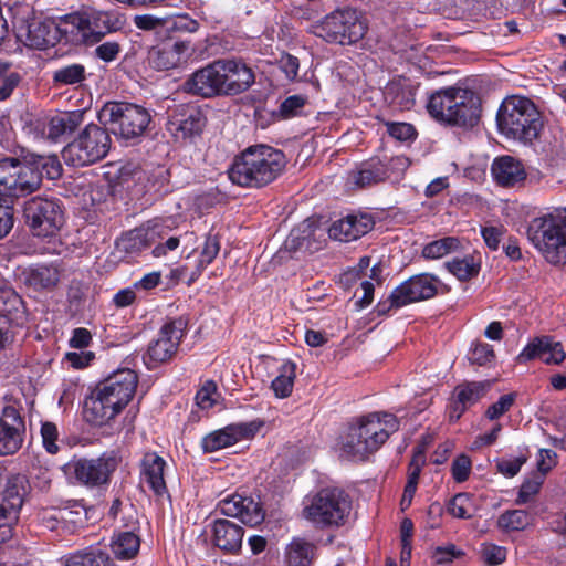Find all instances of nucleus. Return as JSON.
Wrapping results in <instances>:
<instances>
[{"mask_svg":"<svg viewBox=\"0 0 566 566\" xmlns=\"http://www.w3.org/2000/svg\"><path fill=\"white\" fill-rule=\"evenodd\" d=\"M138 376L130 368H119L101 380L84 401V417L94 426H104L115 419L132 401Z\"/></svg>","mask_w":566,"mask_h":566,"instance_id":"obj_1","label":"nucleus"},{"mask_svg":"<svg viewBox=\"0 0 566 566\" xmlns=\"http://www.w3.org/2000/svg\"><path fill=\"white\" fill-rule=\"evenodd\" d=\"M426 107L436 122L462 129L473 128L481 117L479 97L472 90L460 85L432 92Z\"/></svg>","mask_w":566,"mask_h":566,"instance_id":"obj_2","label":"nucleus"},{"mask_svg":"<svg viewBox=\"0 0 566 566\" xmlns=\"http://www.w3.org/2000/svg\"><path fill=\"white\" fill-rule=\"evenodd\" d=\"M399 429L391 413L373 412L350 423L342 439L340 455L352 461H365Z\"/></svg>","mask_w":566,"mask_h":566,"instance_id":"obj_3","label":"nucleus"},{"mask_svg":"<svg viewBox=\"0 0 566 566\" xmlns=\"http://www.w3.org/2000/svg\"><path fill=\"white\" fill-rule=\"evenodd\" d=\"M286 166L283 151L268 145L250 146L235 157L229 178L241 187L261 188L274 181Z\"/></svg>","mask_w":566,"mask_h":566,"instance_id":"obj_4","label":"nucleus"},{"mask_svg":"<svg viewBox=\"0 0 566 566\" xmlns=\"http://www.w3.org/2000/svg\"><path fill=\"white\" fill-rule=\"evenodd\" d=\"M123 24L124 20L117 12L88 7L64 15L56 24V31L65 43L93 45L106 34L122 29Z\"/></svg>","mask_w":566,"mask_h":566,"instance_id":"obj_5","label":"nucleus"},{"mask_svg":"<svg viewBox=\"0 0 566 566\" xmlns=\"http://www.w3.org/2000/svg\"><path fill=\"white\" fill-rule=\"evenodd\" d=\"M499 132L509 139L532 144L543 129V119L536 105L527 97H506L496 114Z\"/></svg>","mask_w":566,"mask_h":566,"instance_id":"obj_6","label":"nucleus"},{"mask_svg":"<svg viewBox=\"0 0 566 566\" xmlns=\"http://www.w3.org/2000/svg\"><path fill=\"white\" fill-rule=\"evenodd\" d=\"M527 239L552 265L566 264V208L554 209L533 218Z\"/></svg>","mask_w":566,"mask_h":566,"instance_id":"obj_7","label":"nucleus"},{"mask_svg":"<svg viewBox=\"0 0 566 566\" xmlns=\"http://www.w3.org/2000/svg\"><path fill=\"white\" fill-rule=\"evenodd\" d=\"M98 118L115 136L125 140L139 138L151 122L147 108L128 102H107Z\"/></svg>","mask_w":566,"mask_h":566,"instance_id":"obj_8","label":"nucleus"},{"mask_svg":"<svg viewBox=\"0 0 566 566\" xmlns=\"http://www.w3.org/2000/svg\"><path fill=\"white\" fill-rule=\"evenodd\" d=\"M348 495L337 488H324L318 491L304 507V516L317 526H339L350 512Z\"/></svg>","mask_w":566,"mask_h":566,"instance_id":"obj_9","label":"nucleus"},{"mask_svg":"<svg viewBox=\"0 0 566 566\" xmlns=\"http://www.w3.org/2000/svg\"><path fill=\"white\" fill-rule=\"evenodd\" d=\"M111 148V137L106 129L87 125L76 139L64 147L63 159L67 165L82 167L103 159Z\"/></svg>","mask_w":566,"mask_h":566,"instance_id":"obj_10","label":"nucleus"},{"mask_svg":"<svg viewBox=\"0 0 566 566\" xmlns=\"http://www.w3.org/2000/svg\"><path fill=\"white\" fill-rule=\"evenodd\" d=\"M119 463L118 451L111 450L97 458H73L62 467V470L66 475H73L78 484L101 488L109 484Z\"/></svg>","mask_w":566,"mask_h":566,"instance_id":"obj_11","label":"nucleus"},{"mask_svg":"<svg viewBox=\"0 0 566 566\" xmlns=\"http://www.w3.org/2000/svg\"><path fill=\"white\" fill-rule=\"evenodd\" d=\"M366 21L353 9L338 10L326 15L316 27L315 34L326 42L352 44L364 38Z\"/></svg>","mask_w":566,"mask_h":566,"instance_id":"obj_12","label":"nucleus"},{"mask_svg":"<svg viewBox=\"0 0 566 566\" xmlns=\"http://www.w3.org/2000/svg\"><path fill=\"white\" fill-rule=\"evenodd\" d=\"M40 187V174L27 163L17 158L0 160V198L14 202Z\"/></svg>","mask_w":566,"mask_h":566,"instance_id":"obj_13","label":"nucleus"},{"mask_svg":"<svg viewBox=\"0 0 566 566\" xmlns=\"http://www.w3.org/2000/svg\"><path fill=\"white\" fill-rule=\"evenodd\" d=\"M23 213L35 237H53L64 223V213L57 199L33 197L24 203Z\"/></svg>","mask_w":566,"mask_h":566,"instance_id":"obj_14","label":"nucleus"},{"mask_svg":"<svg viewBox=\"0 0 566 566\" xmlns=\"http://www.w3.org/2000/svg\"><path fill=\"white\" fill-rule=\"evenodd\" d=\"M441 282L434 275L421 273L398 285L390 294V307L399 308L410 303L434 297Z\"/></svg>","mask_w":566,"mask_h":566,"instance_id":"obj_15","label":"nucleus"},{"mask_svg":"<svg viewBox=\"0 0 566 566\" xmlns=\"http://www.w3.org/2000/svg\"><path fill=\"white\" fill-rule=\"evenodd\" d=\"M186 328L187 321L184 317L167 321L159 329L158 337L148 346L149 359L154 363H165L171 359L177 353Z\"/></svg>","mask_w":566,"mask_h":566,"instance_id":"obj_16","label":"nucleus"},{"mask_svg":"<svg viewBox=\"0 0 566 566\" xmlns=\"http://www.w3.org/2000/svg\"><path fill=\"white\" fill-rule=\"evenodd\" d=\"M223 81L221 62L220 60H217L196 71L185 82V91L202 97L223 95Z\"/></svg>","mask_w":566,"mask_h":566,"instance_id":"obj_17","label":"nucleus"},{"mask_svg":"<svg viewBox=\"0 0 566 566\" xmlns=\"http://www.w3.org/2000/svg\"><path fill=\"white\" fill-rule=\"evenodd\" d=\"M25 432V424L19 411L6 407L0 416V455L14 454L20 450Z\"/></svg>","mask_w":566,"mask_h":566,"instance_id":"obj_18","label":"nucleus"},{"mask_svg":"<svg viewBox=\"0 0 566 566\" xmlns=\"http://www.w3.org/2000/svg\"><path fill=\"white\" fill-rule=\"evenodd\" d=\"M375 221L368 213H349L333 221L328 228L331 239L339 242H352L360 239L373 230Z\"/></svg>","mask_w":566,"mask_h":566,"instance_id":"obj_19","label":"nucleus"},{"mask_svg":"<svg viewBox=\"0 0 566 566\" xmlns=\"http://www.w3.org/2000/svg\"><path fill=\"white\" fill-rule=\"evenodd\" d=\"M190 50L189 41H175L153 48L148 52V64L157 71H168L179 66Z\"/></svg>","mask_w":566,"mask_h":566,"instance_id":"obj_20","label":"nucleus"},{"mask_svg":"<svg viewBox=\"0 0 566 566\" xmlns=\"http://www.w3.org/2000/svg\"><path fill=\"white\" fill-rule=\"evenodd\" d=\"M221 73L224 78L223 95H237L245 92L254 83V73L242 61L220 60Z\"/></svg>","mask_w":566,"mask_h":566,"instance_id":"obj_21","label":"nucleus"},{"mask_svg":"<svg viewBox=\"0 0 566 566\" xmlns=\"http://www.w3.org/2000/svg\"><path fill=\"white\" fill-rule=\"evenodd\" d=\"M539 358L547 365H559L566 358V353L559 342H555L549 336L536 337L530 342L518 355L521 363Z\"/></svg>","mask_w":566,"mask_h":566,"instance_id":"obj_22","label":"nucleus"},{"mask_svg":"<svg viewBox=\"0 0 566 566\" xmlns=\"http://www.w3.org/2000/svg\"><path fill=\"white\" fill-rule=\"evenodd\" d=\"M258 428L253 423L230 424L207 434L201 442L205 452H214L252 437Z\"/></svg>","mask_w":566,"mask_h":566,"instance_id":"obj_23","label":"nucleus"},{"mask_svg":"<svg viewBox=\"0 0 566 566\" xmlns=\"http://www.w3.org/2000/svg\"><path fill=\"white\" fill-rule=\"evenodd\" d=\"M205 123L206 119L200 111L187 107L170 116L167 129L176 139H186L200 134Z\"/></svg>","mask_w":566,"mask_h":566,"instance_id":"obj_24","label":"nucleus"},{"mask_svg":"<svg viewBox=\"0 0 566 566\" xmlns=\"http://www.w3.org/2000/svg\"><path fill=\"white\" fill-rule=\"evenodd\" d=\"M23 280L34 291L51 292L60 283L61 271L54 264H36L23 271Z\"/></svg>","mask_w":566,"mask_h":566,"instance_id":"obj_25","label":"nucleus"},{"mask_svg":"<svg viewBox=\"0 0 566 566\" xmlns=\"http://www.w3.org/2000/svg\"><path fill=\"white\" fill-rule=\"evenodd\" d=\"M491 172L502 187L521 186L526 178L522 163L511 156L496 158L491 166Z\"/></svg>","mask_w":566,"mask_h":566,"instance_id":"obj_26","label":"nucleus"},{"mask_svg":"<svg viewBox=\"0 0 566 566\" xmlns=\"http://www.w3.org/2000/svg\"><path fill=\"white\" fill-rule=\"evenodd\" d=\"M0 318H4L14 332L27 322L24 302L12 289L0 290Z\"/></svg>","mask_w":566,"mask_h":566,"instance_id":"obj_27","label":"nucleus"},{"mask_svg":"<svg viewBox=\"0 0 566 566\" xmlns=\"http://www.w3.org/2000/svg\"><path fill=\"white\" fill-rule=\"evenodd\" d=\"M23 481L24 478L20 475L8 479L3 501L0 504V527L4 526L2 521H12L17 518V514L23 504Z\"/></svg>","mask_w":566,"mask_h":566,"instance_id":"obj_28","label":"nucleus"},{"mask_svg":"<svg viewBox=\"0 0 566 566\" xmlns=\"http://www.w3.org/2000/svg\"><path fill=\"white\" fill-rule=\"evenodd\" d=\"M165 467L166 461L156 452H148L143 458L142 480L148 484L150 490L157 496H163L167 493V486L164 479Z\"/></svg>","mask_w":566,"mask_h":566,"instance_id":"obj_29","label":"nucleus"},{"mask_svg":"<svg viewBox=\"0 0 566 566\" xmlns=\"http://www.w3.org/2000/svg\"><path fill=\"white\" fill-rule=\"evenodd\" d=\"M213 542L217 547L228 553H237L242 546L243 530L228 520H218L213 524Z\"/></svg>","mask_w":566,"mask_h":566,"instance_id":"obj_30","label":"nucleus"},{"mask_svg":"<svg viewBox=\"0 0 566 566\" xmlns=\"http://www.w3.org/2000/svg\"><path fill=\"white\" fill-rule=\"evenodd\" d=\"M384 161L370 159L363 163L356 170L350 171L348 182L357 188H367L387 180Z\"/></svg>","mask_w":566,"mask_h":566,"instance_id":"obj_31","label":"nucleus"},{"mask_svg":"<svg viewBox=\"0 0 566 566\" xmlns=\"http://www.w3.org/2000/svg\"><path fill=\"white\" fill-rule=\"evenodd\" d=\"M316 227L314 223L305 220L297 228L293 229L284 242V247L289 251H308L319 249V243L316 240Z\"/></svg>","mask_w":566,"mask_h":566,"instance_id":"obj_32","label":"nucleus"},{"mask_svg":"<svg viewBox=\"0 0 566 566\" xmlns=\"http://www.w3.org/2000/svg\"><path fill=\"white\" fill-rule=\"evenodd\" d=\"M84 119V112H65L52 116L44 129L48 138L57 140L60 137L66 134L73 133Z\"/></svg>","mask_w":566,"mask_h":566,"instance_id":"obj_33","label":"nucleus"},{"mask_svg":"<svg viewBox=\"0 0 566 566\" xmlns=\"http://www.w3.org/2000/svg\"><path fill=\"white\" fill-rule=\"evenodd\" d=\"M489 385L482 381L458 385L454 389L455 418L459 419L468 407L476 403L486 394Z\"/></svg>","mask_w":566,"mask_h":566,"instance_id":"obj_34","label":"nucleus"},{"mask_svg":"<svg viewBox=\"0 0 566 566\" xmlns=\"http://www.w3.org/2000/svg\"><path fill=\"white\" fill-rule=\"evenodd\" d=\"M317 547L315 544L294 537L285 549L287 566H311L316 558Z\"/></svg>","mask_w":566,"mask_h":566,"instance_id":"obj_35","label":"nucleus"},{"mask_svg":"<svg viewBox=\"0 0 566 566\" xmlns=\"http://www.w3.org/2000/svg\"><path fill=\"white\" fill-rule=\"evenodd\" d=\"M86 67L82 63L61 64L52 73V82L56 87L78 86L86 80Z\"/></svg>","mask_w":566,"mask_h":566,"instance_id":"obj_36","label":"nucleus"},{"mask_svg":"<svg viewBox=\"0 0 566 566\" xmlns=\"http://www.w3.org/2000/svg\"><path fill=\"white\" fill-rule=\"evenodd\" d=\"M199 29V22L188 14H178L170 18H164L163 31L166 32L171 40L178 39L185 34H191Z\"/></svg>","mask_w":566,"mask_h":566,"instance_id":"obj_37","label":"nucleus"},{"mask_svg":"<svg viewBox=\"0 0 566 566\" xmlns=\"http://www.w3.org/2000/svg\"><path fill=\"white\" fill-rule=\"evenodd\" d=\"M139 537L133 532H122L113 537L111 547L114 555L119 559H130L139 551Z\"/></svg>","mask_w":566,"mask_h":566,"instance_id":"obj_38","label":"nucleus"},{"mask_svg":"<svg viewBox=\"0 0 566 566\" xmlns=\"http://www.w3.org/2000/svg\"><path fill=\"white\" fill-rule=\"evenodd\" d=\"M480 258L465 255L462 259H453L446 263V268L460 281H467L478 275L480 271Z\"/></svg>","mask_w":566,"mask_h":566,"instance_id":"obj_39","label":"nucleus"},{"mask_svg":"<svg viewBox=\"0 0 566 566\" xmlns=\"http://www.w3.org/2000/svg\"><path fill=\"white\" fill-rule=\"evenodd\" d=\"M296 365L292 361H285L280 367L279 375L272 380V389L276 397L286 398L291 395L294 379H295Z\"/></svg>","mask_w":566,"mask_h":566,"instance_id":"obj_40","label":"nucleus"},{"mask_svg":"<svg viewBox=\"0 0 566 566\" xmlns=\"http://www.w3.org/2000/svg\"><path fill=\"white\" fill-rule=\"evenodd\" d=\"M56 33H59L56 25L51 29L50 24L43 22H32L28 27V40L30 41V45L38 49H44L54 44Z\"/></svg>","mask_w":566,"mask_h":566,"instance_id":"obj_41","label":"nucleus"},{"mask_svg":"<svg viewBox=\"0 0 566 566\" xmlns=\"http://www.w3.org/2000/svg\"><path fill=\"white\" fill-rule=\"evenodd\" d=\"M65 566H113L109 556L99 549H86L67 557Z\"/></svg>","mask_w":566,"mask_h":566,"instance_id":"obj_42","label":"nucleus"},{"mask_svg":"<svg viewBox=\"0 0 566 566\" xmlns=\"http://www.w3.org/2000/svg\"><path fill=\"white\" fill-rule=\"evenodd\" d=\"M171 230L170 226H160L155 224L149 232L147 233L150 240H154L155 237H158L160 240H165V242H159L153 249V255L156 258H160L167 254L168 251H174L178 248L180 243V239L175 235L168 237V232Z\"/></svg>","mask_w":566,"mask_h":566,"instance_id":"obj_43","label":"nucleus"},{"mask_svg":"<svg viewBox=\"0 0 566 566\" xmlns=\"http://www.w3.org/2000/svg\"><path fill=\"white\" fill-rule=\"evenodd\" d=\"M533 521L532 515L525 510H512L501 514L497 518V526L505 532L525 530Z\"/></svg>","mask_w":566,"mask_h":566,"instance_id":"obj_44","label":"nucleus"},{"mask_svg":"<svg viewBox=\"0 0 566 566\" xmlns=\"http://www.w3.org/2000/svg\"><path fill=\"white\" fill-rule=\"evenodd\" d=\"M459 240L453 237H446L439 240H434L424 245L422 255L426 259L436 260L443 258L450 252L455 251L459 248Z\"/></svg>","mask_w":566,"mask_h":566,"instance_id":"obj_45","label":"nucleus"},{"mask_svg":"<svg viewBox=\"0 0 566 566\" xmlns=\"http://www.w3.org/2000/svg\"><path fill=\"white\" fill-rule=\"evenodd\" d=\"M31 166L40 174V181L42 180L43 176L50 180H54L57 179L62 174L61 163L55 155H38L33 160V165Z\"/></svg>","mask_w":566,"mask_h":566,"instance_id":"obj_46","label":"nucleus"},{"mask_svg":"<svg viewBox=\"0 0 566 566\" xmlns=\"http://www.w3.org/2000/svg\"><path fill=\"white\" fill-rule=\"evenodd\" d=\"M242 509L243 510L238 516L242 523L249 526H256L264 521L265 512L261 503L255 501L253 497L245 496Z\"/></svg>","mask_w":566,"mask_h":566,"instance_id":"obj_47","label":"nucleus"},{"mask_svg":"<svg viewBox=\"0 0 566 566\" xmlns=\"http://www.w3.org/2000/svg\"><path fill=\"white\" fill-rule=\"evenodd\" d=\"M468 359L470 364L485 366L495 359V353L490 344L475 340L471 344Z\"/></svg>","mask_w":566,"mask_h":566,"instance_id":"obj_48","label":"nucleus"},{"mask_svg":"<svg viewBox=\"0 0 566 566\" xmlns=\"http://www.w3.org/2000/svg\"><path fill=\"white\" fill-rule=\"evenodd\" d=\"M220 252V238L218 234L209 233L205 240L198 262V272L201 273L213 262Z\"/></svg>","mask_w":566,"mask_h":566,"instance_id":"obj_49","label":"nucleus"},{"mask_svg":"<svg viewBox=\"0 0 566 566\" xmlns=\"http://www.w3.org/2000/svg\"><path fill=\"white\" fill-rule=\"evenodd\" d=\"M70 513L66 510L44 509L39 514V520L44 528L63 532V520H67Z\"/></svg>","mask_w":566,"mask_h":566,"instance_id":"obj_50","label":"nucleus"},{"mask_svg":"<svg viewBox=\"0 0 566 566\" xmlns=\"http://www.w3.org/2000/svg\"><path fill=\"white\" fill-rule=\"evenodd\" d=\"M448 511L457 518H471L474 513L472 497L468 493L457 494L451 500Z\"/></svg>","mask_w":566,"mask_h":566,"instance_id":"obj_51","label":"nucleus"},{"mask_svg":"<svg viewBox=\"0 0 566 566\" xmlns=\"http://www.w3.org/2000/svg\"><path fill=\"white\" fill-rule=\"evenodd\" d=\"M426 462L424 453L422 450L418 449L413 452L412 459L408 467V476L405 489L417 491L419 476L421 473V469Z\"/></svg>","mask_w":566,"mask_h":566,"instance_id":"obj_52","label":"nucleus"},{"mask_svg":"<svg viewBox=\"0 0 566 566\" xmlns=\"http://www.w3.org/2000/svg\"><path fill=\"white\" fill-rule=\"evenodd\" d=\"M11 199L0 198V239L7 237L14 224V209Z\"/></svg>","mask_w":566,"mask_h":566,"instance_id":"obj_53","label":"nucleus"},{"mask_svg":"<svg viewBox=\"0 0 566 566\" xmlns=\"http://www.w3.org/2000/svg\"><path fill=\"white\" fill-rule=\"evenodd\" d=\"M70 513L67 520H63V532H72L73 527L86 521V510L82 503L75 502L71 506L61 507Z\"/></svg>","mask_w":566,"mask_h":566,"instance_id":"obj_54","label":"nucleus"},{"mask_svg":"<svg viewBox=\"0 0 566 566\" xmlns=\"http://www.w3.org/2000/svg\"><path fill=\"white\" fill-rule=\"evenodd\" d=\"M307 98L303 95H292L286 97L281 106L280 113L283 118H291L301 114V111L306 105Z\"/></svg>","mask_w":566,"mask_h":566,"instance_id":"obj_55","label":"nucleus"},{"mask_svg":"<svg viewBox=\"0 0 566 566\" xmlns=\"http://www.w3.org/2000/svg\"><path fill=\"white\" fill-rule=\"evenodd\" d=\"M41 437L44 449L50 454H56L60 450L56 441L59 437V431L56 426L53 422H44L41 427Z\"/></svg>","mask_w":566,"mask_h":566,"instance_id":"obj_56","label":"nucleus"},{"mask_svg":"<svg viewBox=\"0 0 566 566\" xmlns=\"http://www.w3.org/2000/svg\"><path fill=\"white\" fill-rule=\"evenodd\" d=\"M244 499L245 496L240 494L228 496L218 503V509L223 515L238 517L243 510Z\"/></svg>","mask_w":566,"mask_h":566,"instance_id":"obj_57","label":"nucleus"},{"mask_svg":"<svg viewBox=\"0 0 566 566\" xmlns=\"http://www.w3.org/2000/svg\"><path fill=\"white\" fill-rule=\"evenodd\" d=\"M514 401V394H506L501 396L496 402H494L488 408L485 412L486 418L490 420L499 419L501 416H503L506 411L510 410Z\"/></svg>","mask_w":566,"mask_h":566,"instance_id":"obj_58","label":"nucleus"},{"mask_svg":"<svg viewBox=\"0 0 566 566\" xmlns=\"http://www.w3.org/2000/svg\"><path fill=\"white\" fill-rule=\"evenodd\" d=\"M388 134L401 142L409 140L415 137L416 129L408 123H387Z\"/></svg>","mask_w":566,"mask_h":566,"instance_id":"obj_59","label":"nucleus"},{"mask_svg":"<svg viewBox=\"0 0 566 566\" xmlns=\"http://www.w3.org/2000/svg\"><path fill=\"white\" fill-rule=\"evenodd\" d=\"M471 472V460L468 455H459L452 463V476L457 482L468 480Z\"/></svg>","mask_w":566,"mask_h":566,"instance_id":"obj_60","label":"nucleus"},{"mask_svg":"<svg viewBox=\"0 0 566 566\" xmlns=\"http://www.w3.org/2000/svg\"><path fill=\"white\" fill-rule=\"evenodd\" d=\"M135 25L145 31H163L164 18L151 14H142L134 18Z\"/></svg>","mask_w":566,"mask_h":566,"instance_id":"obj_61","label":"nucleus"},{"mask_svg":"<svg viewBox=\"0 0 566 566\" xmlns=\"http://www.w3.org/2000/svg\"><path fill=\"white\" fill-rule=\"evenodd\" d=\"M482 554L489 565H499L506 558V549L494 544L484 545Z\"/></svg>","mask_w":566,"mask_h":566,"instance_id":"obj_62","label":"nucleus"},{"mask_svg":"<svg viewBox=\"0 0 566 566\" xmlns=\"http://www.w3.org/2000/svg\"><path fill=\"white\" fill-rule=\"evenodd\" d=\"M384 164L387 170V179L391 178L392 176L398 178L409 167V159L405 156H395Z\"/></svg>","mask_w":566,"mask_h":566,"instance_id":"obj_63","label":"nucleus"},{"mask_svg":"<svg viewBox=\"0 0 566 566\" xmlns=\"http://www.w3.org/2000/svg\"><path fill=\"white\" fill-rule=\"evenodd\" d=\"M120 51V46L117 42L108 41L99 44L95 49V54L98 59L111 62L114 61Z\"/></svg>","mask_w":566,"mask_h":566,"instance_id":"obj_64","label":"nucleus"}]
</instances>
